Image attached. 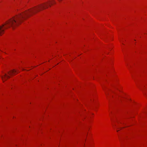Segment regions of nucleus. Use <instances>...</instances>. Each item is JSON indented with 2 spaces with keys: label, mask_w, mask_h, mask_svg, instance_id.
I'll return each mask as SVG.
<instances>
[{
  "label": "nucleus",
  "mask_w": 147,
  "mask_h": 147,
  "mask_svg": "<svg viewBox=\"0 0 147 147\" xmlns=\"http://www.w3.org/2000/svg\"><path fill=\"white\" fill-rule=\"evenodd\" d=\"M49 6H50V2H48L39 7H35L30 9L13 17L7 21L5 24L0 26V35L4 33L5 29L10 27L14 29L20 24L24 20L31 16L32 14L36 13L40 10V9H45Z\"/></svg>",
  "instance_id": "nucleus-1"
},
{
  "label": "nucleus",
  "mask_w": 147,
  "mask_h": 147,
  "mask_svg": "<svg viewBox=\"0 0 147 147\" xmlns=\"http://www.w3.org/2000/svg\"><path fill=\"white\" fill-rule=\"evenodd\" d=\"M3 76H1V77L2 79L3 82H4L5 81L7 80L8 78H10L9 76L6 73L4 74Z\"/></svg>",
  "instance_id": "nucleus-2"
},
{
  "label": "nucleus",
  "mask_w": 147,
  "mask_h": 147,
  "mask_svg": "<svg viewBox=\"0 0 147 147\" xmlns=\"http://www.w3.org/2000/svg\"><path fill=\"white\" fill-rule=\"evenodd\" d=\"M18 70H16L15 69H13L8 72V74L9 75L11 76L13 74H15V73L17 72Z\"/></svg>",
  "instance_id": "nucleus-3"
},
{
  "label": "nucleus",
  "mask_w": 147,
  "mask_h": 147,
  "mask_svg": "<svg viewBox=\"0 0 147 147\" xmlns=\"http://www.w3.org/2000/svg\"><path fill=\"white\" fill-rule=\"evenodd\" d=\"M106 93V94L107 95V94H109V93H108V94L107 93Z\"/></svg>",
  "instance_id": "nucleus-4"
}]
</instances>
